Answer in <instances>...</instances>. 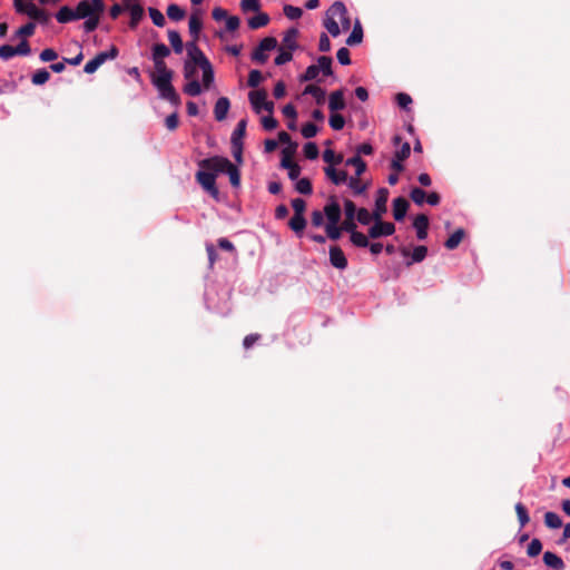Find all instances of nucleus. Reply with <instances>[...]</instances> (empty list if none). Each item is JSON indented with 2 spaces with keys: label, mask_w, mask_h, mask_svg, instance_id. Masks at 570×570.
Segmentation results:
<instances>
[{
  "label": "nucleus",
  "mask_w": 570,
  "mask_h": 570,
  "mask_svg": "<svg viewBox=\"0 0 570 570\" xmlns=\"http://www.w3.org/2000/svg\"><path fill=\"white\" fill-rule=\"evenodd\" d=\"M428 255V247L424 245H419L414 247L412 254H411V261L406 263L407 266L412 265L413 263H420L425 259Z\"/></svg>",
  "instance_id": "obj_34"
},
{
  "label": "nucleus",
  "mask_w": 570,
  "mask_h": 570,
  "mask_svg": "<svg viewBox=\"0 0 570 570\" xmlns=\"http://www.w3.org/2000/svg\"><path fill=\"white\" fill-rule=\"evenodd\" d=\"M249 102L256 114L262 111V106L267 99V92L264 89L253 90L248 94Z\"/></svg>",
  "instance_id": "obj_13"
},
{
  "label": "nucleus",
  "mask_w": 570,
  "mask_h": 570,
  "mask_svg": "<svg viewBox=\"0 0 570 570\" xmlns=\"http://www.w3.org/2000/svg\"><path fill=\"white\" fill-rule=\"evenodd\" d=\"M26 14H28L31 19H33L40 23H47L49 20L48 13L43 9L38 8L32 2L27 3Z\"/></svg>",
  "instance_id": "obj_17"
},
{
  "label": "nucleus",
  "mask_w": 570,
  "mask_h": 570,
  "mask_svg": "<svg viewBox=\"0 0 570 570\" xmlns=\"http://www.w3.org/2000/svg\"><path fill=\"white\" fill-rule=\"evenodd\" d=\"M155 73L151 78H173V70L167 68L165 60H154Z\"/></svg>",
  "instance_id": "obj_23"
},
{
  "label": "nucleus",
  "mask_w": 570,
  "mask_h": 570,
  "mask_svg": "<svg viewBox=\"0 0 570 570\" xmlns=\"http://www.w3.org/2000/svg\"><path fill=\"white\" fill-rule=\"evenodd\" d=\"M330 263L337 269H345L347 267V258L340 246L333 245L330 247Z\"/></svg>",
  "instance_id": "obj_9"
},
{
  "label": "nucleus",
  "mask_w": 570,
  "mask_h": 570,
  "mask_svg": "<svg viewBox=\"0 0 570 570\" xmlns=\"http://www.w3.org/2000/svg\"><path fill=\"white\" fill-rule=\"evenodd\" d=\"M229 177L230 185L233 187H238L240 185V173L237 166H235L230 160L227 166L226 173Z\"/></svg>",
  "instance_id": "obj_35"
},
{
  "label": "nucleus",
  "mask_w": 570,
  "mask_h": 570,
  "mask_svg": "<svg viewBox=\"0 0 570 570\" xmlns=\"http://www.w3.org/2000/svg\"><path fill=\"white\" fill-rule=\"evenodd\" d=\"M350 239L356 247H367L370 245L368 238L361 232L352 233Z\"/></svg>",
  "instance_id": "obj_45"
},
{
  "label": "nucleus",
  "mask_w": 570,
  "mask_h": 570,
  "mask_svg": "<svg viewBox=\"0 0 570 570\" xmlns=\"http://www.w3.org/2000/svg\"><path fill=\"white\" fill-rule=\"evenodd\" d=\"M277 46V40L274 37L264 38L257 48L252 52V60L264 63L268 59V56L265 53L266 51L275 49Z\"/></svg>",
  "instance_id": "obj_4"
},
{
  "label": "nucleus",
  "mask_w": 570,
  "mask_h": 570,
  "mask_svg": "<svg viewBox=\"0 0 570 570\" xmlns=\"http://www.w3.org/2000/svg\"><path fill=\"white\" fill-rule=\"evenodd\" d=\"M410 197L416 205H422L425 202L426 193L419 187H414L411 189Z\"/></svg>",
  "instance_id": "obj_55"
},
{
  "label": "nucleus",
  "mask_w": 570,
  "mask_h": 570,
  "mask_svg": "<svg viewBox=\"0 0 570 570\" xmlns=\"http://www.w3.org/2000/svg\"><path fill=\"white\" fill-rule=\"evenodd\" d=\"M188 27H189V33L193 37V40L197 41L199 38V33L202 31V28H203V21L199 17V12H194L190 16Z\"/></svg>",
  "instance_id": "obj_19"
},
{
  "label": "nucleus",
  "mask_w": 570,
  "mask_h": 570,
  "mask_svg": "<svg viewBox=\"0 0 570 570\" xmlns=\"http://www.w3.org/2000/svg\"><path fill=\"white\" fill-rule=\"evenodd\" d=\"M344 125H345L344 117L341 114H337V111L332 112V115L330 116V126L332 127V129L341 130L344 128Z\"/></svg>",
  "instance_id": "obj_50"
},
{
  "label": "nucleus",
  "mask_w": 570,
  "mask_h": 570,
  "mask_svg": "<svg viewBox=\"0 0 570 570\" xmlns=\"http://www.w3.org/2000/svg\"><path fill=\"white\" fill-rule=\"evenodd\" d=\"M348 187L353 190L355 195H362L365 193L367 185L362 184L360 177H351L347 180Z\"/></svg>",
  "instance_id": "obj_42"
},
{
  "label": "nucleus",
  "mask_w": 570,
  "mask_h": 570,
  "mask_svg": "<svg viewBox=\"0 0 570 570\" xmlns=\"http://www.w3.org/2000/svg\"><path fill=\"white\" fill-rule=\"evenodd\" d=\"M77 19H86L94 16L89 0H81L75 9Z\"/></svg>",
  "instance_id": "obj_31"
},
{
  "label": "nucleus",
  "mask_w": 570,
  "mask_h": 570,
  "mask_svg": "<svg viewBox=\"0 0 570 570\" xmlns=\"http://www.w3.org/2000/svg\"><path fill=\"white\" fill-rule=\"evenodd\" d=\"M295 189L303 195H311L313 193L312 183L308 178L304 177L297 180Z\"/></svg>",
  "instance_id": "obj_44"
},
{
  "label": "nucleus",
  "mask_w": 570,
  "mask_h": 570,
  "mask_svg": "<svg viewBox=\"0 0 570 570\" xmlns=\"http://www.w3.org/2000/svg\"><path fill=\"white\" fill-rule=\"evenodd\" d=\"M170 55L169 48L165 43H156L153 47V60H164Z\"/></svg>",
  "instance_id": "obj_38"
},
{
  "label": "nucleus",
  "mask_w": 570,
  "mask_h": 570,
  "mask_svg": "<svg viewBox=\"0 0 570 570\" xmlns=\"http://www.w3.org/2000/svg\"><path fill=\"white\" fill-rule=\"evenodd\" d=\"M288 226L296 234H302L306 227V219L304 215L294 214L288 222Z\"/></svg>",
  "instance_id": "obj_27"
},
{
  "label": "nucleus",
  "mask_w": 570,
  "mask_h": 570,
  "mask_svg": "<svg viewBox=\"0 0 570 570\" xmlns=\"http://www.w3.org/2000/svg\"><path fill=\"white\" fill-rule=\"evenodd\" d=\"M514 508H515V512L518 515L520 527L521 528L525 527L530 521V517H529L527 508L521 502H518Z\"/></svg>",
  "instance_id": "obj_41"
},
{
  "label": "nucleus",
  "mask_w": 570,
  "mask_h": 570,
  "mask_svg": "<svg viewBox=\"0 0 570 570\" xmlns=\"http://www.w3.org/2000/svg\"><path fill=\"white\" fill-rule=\"evenodd\" d=\"M130 21H129V27L131 29H135L139 21L142 19V16H144V8L136 3L134 4L132 7H130Z\"/></svg>",
  "instance_id": "obj_32"
},
{
  "label": "nucleus",
  "mask_w": 570,
  "mask_h": 570,
  "mask_svg": "<svg viewBox=\"0 0 570 570\" xmlns=\"http://www.w3.org/2000/svg\"><path fill=\"white\" fill-rule=\"evenodd\" d=\"M543 562L553 570H563L566 567L563 560L551 551L544 552Z\"/></svg>",
  "instance_id": "obj_18"
},
{
  "label": "nucleus",
  "mask_w": 570,
  "mask_h": 570,
  "mask_svg": "<svg viewBox=\"0 0 570 570\" xmlns=\"http://www.w3.org/2000/svg\"><path fill=\"white\" fill-rule=\"evenodd\" d=\"M269 22V17L265 12H258L256 16L248 19V27L252 30L261 29L267 26Z\"/></svg>",
  "instance_id": "obj_24"
},
{
  "label": "nucleus",
  "mask_w": 570,
  "mask_h": 570,
  "mask_svg": "<svg viewBox=\"0 0 570 570\" xmlns=\"http://www.w3.org/2000/svg\"><path fill=\"white\" fill-rule=\"evenodd\" d=\"M229 159L223 156H213L198 161L199 170L196 173V181L213 198L218 199L219 190L216 186L218 174L226 173Z\"/></svg>",
  "instance_id": "obj_1"
},
{
  "label": "nucleus",
  "mask_w": 570,
  "mask_h": 570,
  "mask_svg": "<svg viewBox=\"0 0 570 570\" xmlns=\"http://www.w3.org/2000/svg\"><path fill=\"white\" fill-rule=\"evenodd\" d=\"M332 58L328 56H321L317 59V65L320 67V72L322 71L324 76H332Z\"/></svg>",
  "instance_id": "obj_37"
},
{
  "label": "nucleus",
  "mask_w": 570,
  "mask_h": 570,
  "mask_svg": "<svg viewBox=\"0 0 570 570\" xmlns=\"http://www.w3.org/2000/svg\"><path fill=\"white\" fill-rule=\"evenodd\" d=\"M284 14L291 20H296L302 17L303 10L298 7L286 4L284 7Z\"/></svg>",
  "instance_id": "obj_53"
},
{
  "label": "nucleus",
  "mask_w": 570,
  "mask_h": 570,
  "mask_svg": "<svg viewBox=\"0 0 570 570\" xmlns=\"http://www.w3.org/2000/svg\"><path fill=\"white\" fill-rule=\"evenodd\" d=\"M240 8L244 12H258L261 9V3L258 0H242Z\"/></svg>",
  "instance_id": "obj_58"
},
{
  "label": "nucleus",
  "mask_w": 570,
  "mask_h": 570,
  "mask_svg": "<svg viewBox=\"0 0 570 570\" xmlns=\"http://www.w3.org/2000/svg\"><path fill=\"white\" fill-rule=\"evenodd\" d=\"M395 233V225L390 222H383L382 218L374 220L373 226L368 228V237L376 239L383 236H390Z\"/></svg>",
  "instance_id": "obj_5"
},
{
  "label": "nucleus",
  "mask_w": 570,
  "mask_h": 570,
  "mask_svg": "<svg viewBox=\"0 0 570 570\" xmlns=\"http://www.w3.org/2000/svg\"><path fill=\"white\" fill-rule=\"evenodd\" d=\"M336 17L337 16H331L330 12L327 11L326 18L324 19V27L333 37H337L341 33L340 26L335 20Z\"/></svg>",
  "instance_id": "obj_33"
},
{
  "label": "nucleus",
  "mask_w": 570,
  "mask_h": 570,
  "mask_svg": "<svg viewBox=\"0 0 570 570\" xmlns=\"http://www.w3.org/2000/svg\"><path fill=\"white\" fill-rule=\"evenodd\" d=\"M263 80L262 72L257 69H253L249 71L247 85L252 88H256Z\"/></svg>",
  "instance_id": "obj_56"
},
{
  "label": "nucleus",
  "mask_w": 570,
  "mask_h": 570,
  "mask_svg": "<svg viewBox=\"0 0 570 570\" xmlns=\"http://www.w3.org/2000/svg\"><path fill=\"white\" fill-rule=\"evenodd\" d=\"M542 551V543L539 539L534 538L531 540V542L528 546L527 554L530 558L537 557Z\"/></svg>",
  "instance_id": "obj_51"
},
{
  "label": "nucleus",
  "mask_w": 570,
  "mask_h": 570,
  "mask_svg": "<svg viewBox=\"0 0 570 570\" xmlns=\"http://www.w3.org/2000/svg\"><path fill=\"white\" fill-rule=\"evenodd\" d=\"M464 236H465L464 229L459 228L452 235H450V237L445 240L444 246L448 249L453 250L460 245V243L463 240Z\"/></svg>",
  "instance_id": "obj_25"
},
{
  "label": "nucleus",
  "mask_w": 570,
  "mask_h": 570,
  "mask_svg": "<svg viewBox=\"0 0 570 570\" xmlns=\"http://www.w3.org/2000/svg\"><path fill=\"white\" fill-rule=\"evenodd\" d=\"M303 94L313 96L317 105H323L325 102L326 91L320 86L307 85Z\"/></svg>",
  "instance_id": "obj_20"
},
{
  "label": "nucleus",
  "mask_w": 570,
  "mask_h": 570,
  "mask_svg": "<svg viewBox=\"0 0 570 570\" xmlns=\"http://www.w3.org/2000/svg\"><path fill=\"white\" fill-rule=\"evenodd\" d=\"M198 65L185 61L184 63V77L185 79H196Z\"/></svg>",
  "instance_id": "obj_59"
},
{
  "label": "nucleus",
  "mask_w": 570,
  "mask_h": 570,
  "mask_svg": "<svg viewBox=\"0 0 570 570\" xmlns=\"http://www.w3.org/2000/svg\"><path fill=\"white\" fill-rule=\"evenodd\" d=\"M317 131H318V128L313 122H306L305 125H303V127L301 129L303 137L307 138V139L315 137Z\"/></svg>",
  "instance_id": "obj_60"
},
{
  "label": "nucleus",
  "mask_w": 570,
  "mask_h": 570,
  "mask_svg": "<svg viewBox=\"0 0 570 570\" xmlns=\"http://www.w3.org/2000/svg\"><path fill=\"white\" fill-rule=\"evenodd\" d=\"M118 49L116 46H111L109 51H101L95 56L94 59L89 60L85 67L83 71L86 73H94L98 70V68L104 65L108 59H115L118 57Z\"/></svg>",
  "instance_id": "obj_3"
},
{
  "label": "nucleus",
  "mask_w": 570,
  "mask_h": 570,
  "mask_svg": "<svg viewBox=\"0 0 570 570\" xmlns=\"http://www.w3.org/2000/svg\"><path fill=\"white\" fill-rule=\"evenodd\" d=\"M56 19L60 23H68V22H71L73 20H77V16H76L75 10H72L68 6H63L56 13Z\"/></svg>",
  "instance_id": "obj_22"
},
{
  "label": "nucleus",
  "mask_w": 570,
  "mask_h": 570,
  "mask_svg": "<svg viewBox=\"0 0 570 570\" xmlns=\"http://www.w3.org/2000/svg\"><path fill=\"white\" fill-rule=\"evenodd\" d=\"M346 166H353L355 168V176L360 177L366 170V163L361 156L355 155L346 160Z\"/></svg>",
  "instance_id": "obj_28"
},
{
  "label": "nucleus",
  "mask_w": 570,
  "mask_h": 570,
  "mask_svg": "<svg viewBox=\"0 0 570 570\" xmlns=\"http://www.w3.org/2000/svg\"><path fill=\"white\" fill-rule=\"evenodd\" d=\"M323 159L325 163L332 165H338L343 161L342 155H336L332 149H326L323 153Z\"/></svg>",
  "instance_id": "obj_48"
},
{
  "label": "nucleus",
  "mask_w": 570,
  "mask_h": 570,
  "mask_svg": "<svg viewBox=\"0 0 570 570\" xmlns=\"http://www.w3.org/2000/svg\"><path fill=\"white\" fill-rule=\"evenodd\" d=\"M331 16H337L340 19L343 30H348L351 27V20L347 13V9L343 2L336 1L328 9Z\"/></svg>",
  "instance_id": "obj_7"
},
{
  "label": "nucleus",
  "mask_w": 570,
  "mask_h": 570,
  "mask_svg": "<svg viewBox=\"0 0 570 570\" xmlns=\"http://www.w3.org/2000/svg\"><path fill=\"white\" fill-rule=\"evenodd\" d=\"M50 79V73L47 69H38L31 78V82L36 86L45 85Z\"/></svg>",
  "instance_id": "obj_39"
},
{
  "label": "nucleus",
  "mask_w": 570,
  "mask_h": 570,
  "mask_svg": "<svg viewBox=\"0 0 570 570\" xmlns=\"http://www.w3.org/2000/svg\"><path fill=\"white\" fill-rule=\"evenodd\" d=\"M168 40L171 45L175 53L179 55L183 52L184 43L181 40V37L178 31L176 30H168Z\"/></svg>",
  "instance_id": "obj_30"
},
{
  "label": "nucleus",
  "mask_w": 570,
  "mask_h": 570,
  "mask_svg": "<svg viewBox=\"0 0 570 570\" xmlns=\"http://www.w3.org/2000/svg\"><path fill=\"white\" fill-rule=\"evenodd\" d=\"M36 24L33 22H28L24 26L20 27L17 30L18 37H31L35 33Z\"/></svg>",
  "instance_id": "obj_64"
},
{
  "label": "nucleus",
  "mask_w": 570,
  "mask_h": 570,
  "mask_svg": "<svg viewBox=\"0 0 570 570\" xmlns=\"http://www.w3.org/2000/svg\"><path fill=\"white\" fill-rule=\"evenodd\" d=\"M410 204L406 198L397 197L393 199V217L395 220L401 222L404 219Z\"/></svg>",
  "instance_id": "obj_14"
},
{
  "label": "nucleus",
  "mask_w": 570,
  "mask_h": 570,
  "mask_svg": "<svg viewBox=\"0 0 570 570\" xmlns=\"http://www.w3.org/2000/svg\"><path fill=\"white\" fill-rule=\"evenodd\" d=\"M185 13V10L181 9L178 4L171 3L167 7V16L174 21L184 19Z\"/></svg>",
  "instance_id": "obj_40"
},
{
  "label": "nucleus",
  "mask_w": 570,
  "mask_h": 570,
  "mask_svg": "<svg viewBox=\"0 0 570 570\" xmlns=\"http://www.w3.org/2000/svg\"><path fill=\"white\" fill-rule=\"evenodd\" d=\"M87 20L83 22V29L86 32H92L97 29L99 24L100 17L98 14H94L89 18H86Z\"/></svg>",
  "instance_id": "obj_62"
},
{
  "label": "nucleus",
  "mask_w": 570,
  "mask_h": 570,
  "mask_svg": "<svg viewBox=\"0 0 570 570\" xmlns=\"http://www.w3.org/2000/svg\"><path fill=\"white\" fill-rule=\"evenodd\" d=\"M326 235L332 240H337L342 235V227L337 226V224H327L326 225Z\"/></svg>",
  "instance_id": "obj_54"
},
{
  "label": "nucleus",
  "mask_w": 570,
  "mask_h": 570,
  "mask_svg": "<svg viewBox=\"0 0 570 570\" xmlns=\"http://www.w3.org/2000/svg\"><path fill=\"white\" fill-rule=\"evenodd\" d=\"M363 40V29L361 23L357 21L351 32V35L346 39L347 46H356L361 43Z\"/></svg>",
  "instance_id": "obj_29"
},
{
  "label": "nucleus",
  "mask_w": 570,
  "mask_h": 570,
  "mask_svg": "<svg viewBox=\"0 0 570 570\" xmlns=\"http://www.w3.org/2000/svg\"><path fill=\"white\" fill-rule=\"evenodd\" d=\"M303 151L304 156L311 160L316 159L320 154L318 147L315 142L305 144Z\"/></svg>",
  "instance_id": "obj_52"
},
{
  "label": "nucleus",
  "mask_w": 570,
  "mask_h": 570,
  "mask_svg": "<svg viewBox=\"0 0 570 570\" xmlns=\"http://www.w3.org/2000/svg\"><path fill=\"white\" fill-rule=\"evenodd\" d=\"M292 50L279 48V53L276 56L274 62L276 66H282L293 59Z\"/></svg>",
  "instance_id": "obj_46"
},
{
  "label": "nucleus",
  "mask_w": 570,
  "mask_h": 570,
  "mask_svg": "<svg viewBox=\"0 0 570 570\" xmlns=\"http://www.w3.org/2000/svg\"><path fill=\"white\" fill-rule=\"evenodd\" d=\"M387 198H389V190L386 188H380L377 191V196L375 199V207L373 210L374 220H379L386 213Z\"/></svg>",
  "instance_id": "obj_8"
},
{
  "label": "nucleus",
  "mask_w": 570,
  "mask_h": 570,
  "mask_svg": "<svg viewBox=\"0 0 570 570\" xmlns=\"http://www.w3.org/2000/svg\"><path fill=\"white\" fill-rule=\"evenodd\" d=\"M429 217L425 214L417 215L413 220V227L416 230V237L424 240L428 237Z\"/></svg>",
  "instance_id": "obj_11"
},
{
  "label": "nucleus",
  "mask_w": 570,
  "mask_h": 570,
  "mask_svg": "<svg viewBox=\"0 0 570 570\" xmlns=\"http://www.w3.org/2000/svg\"><path fill=\"white\" fill-rule=\"evenodd\" d=\"M298 30L296 28H289L283 39H282V47L281 48H284V49H288V50H292L294 51L295 49H297L298 45H297V37H298Z\"/></svg>",
  "instance_id": "obj_16"
},
{
  "label": "nucleus",
  "mask_w": 570,
  "mask_h": 570,
  "mask_svg": "<svg viewBox=\"0 0 570 570\" xmlns=\"http://www.w3.org/2000/svg\"><path fill=\"white\" fill-rule=\"evenodd\" d=\"M189 81L184 86V92L188 96L196 97L202 94V85L197 79H188Z\"/></svg>",
  "instance_id": "obj_36"
},
{
  "label": "nucleus",
  "mask_w": 570,
  "mask_h": 570,
  "mask_svg": "<svg viewBox=\"0 0 570 570\" xmlns=\"http://www.w3.org/2000/svg\"><path fill=\"white\" fill-rule=\"evenodd\" d=\"M336 58L338 62L343 66H347L351 63L350 50L345 47H342L337 50Z\"/></svg>",
  "instance_id": "obj_63"
},
{
  "label": "nucleus",
  "mask_w": 570,
  "mask_h": 570,
  "mask_svg": "<svg viewBox=\"0 0 570 570\" xmlns=\"http://www.w3.org/2000/svg\"><path fill=\"white\" fill-rule=\"evenodd\" d=\"M356 218L362 225H368L372 220L374 222V214L362 207L357 210Z\"/></svg>",
  "instance_id": "obj_57"
},
{
  "label": "nucleus",
  "mask_w": 570,
  "mask_h": 570,
  "mask_svg": "<svg viewBox=\"0 0 570 570\" xmlns=\"http://www.w3.org/2000/svg\"><path fill=\"white\" fill-rule=\"evenodd\" d=\"M230 108V101L227 97H220L217 99L214 106V117L217 121L226 119Z\"/></svg>",
  "instance_id": "obj_12"
},
{
  "label": "nucleus",
  "mask_w": 570,
  "mask_h": 570,
  "mask_svg": "<svg viewBox=\"0 0 570 570\" xmlns=\"http://www.w3.org/2000/svg\"><path fill=\"white\" fill-rule=\"evenodd\" d=\"M200 69L203 71V87L209 89L215 79L213 66L208 62L200 66Z\"/></svg>",
  "instance_id": "obj_26"
},
{
  "label": "nucleus",
  "mask_w": 570,
  "mask_h": 570,
  "mask_svg": "<svg viewBox=\"0 0 570 570\" xmlns=\"http://www.w3.org/2000/svg\"><path fill=\"white\" fill-rule=\"evenodd\" d=\"M148 13L154 24L157 27H164L166 23L164 14L156 8H148Z\"/></svg>",
  "instance_id": "obj_47"
},
{
  "label": "nucleus",
  "mask_w": 570,
  "mask_h": 570,
  "mask_svg": "<svg viewBox=\"0 0 570 570\" xmlns=\"http://www.w3.org/2000/svg\"><path fill=\"white\" fill-rule=\"evenodd\" d=\"M246 126H247V120L246 119H240L237 122L236 128L234 129V131L232 134V145H233V147H237L238 144H243L242 139L246 135Z\"/></svg>",
  "instance_id": "obj_21"
},
{
  "label": "nucleus",
  "mask_w": 570,
  "mask_h": 570,
  "mask_svg": "<svg viewBox=\"0 0 570 570\" xmlns=\"http://www.w3.org/2000/svg\"><path fill=\"white\" fill-rule=\"evenodd\" d=\"M171 79L173 78H151V82L158 89L163 99L168 100L174 106H178L180 104V97L171 85Z\"/></svg>",
  "instance_id": "obj_2"
},
{
  "label": "nucleus",
  "mask_w": 570,
  "mask_h": 570,
  "mask_svg": "<svg viewBox=\"0 0 570 570\" xmlns=\"http://www.w3.org/2000/svg\"><path fill=\"white\" fill-rule=\"evenodd\" d=\"M544 523L550 529H558L562 525V520L557 513L547 512L544 514Z\"/></svg>",
  "instance_id": "obj_43"
},
{
  "label": "nucleus",
  "mask_w": 570,
  "mask_h": 570,
  "mask_svg": "<svg viewBox=\"0 0 570 570\" xmlns=\"http://www.w3.org/2000/svg\"><path fill=\"white\" fill-rule=\"evenodd\" d=\"M320 75V67L311 65L306 68L305 72L301 76V81H312Z\"/></svg>",
  "instance_id": "obj_49"
},
{
  "label": "nucleus",
  "mask_w": 570,
  "mask_h": 570,
  "mask_svg": "<svg viewBox=\"0 0 570 570\" xmlns=\"http://www.w3.org/2000/svg\"><path fill=\"white\" fill-rule=\"evenodd\" d=\"M324 215L327 217V224H337L341 219V207L335 197H330V202L324 207Z\"/></svg>",
  "instance_id": "obj_10"
},
{
  "label": "nucleus",
  "mask_w": 570,
  "mask_h": 570,
  "mask_svg": "<svg viewBox=\"0 0 570 570\" xmlns=\"http://www.w3.org/2000/svg\"><path fill=\"white\" fill-rule=\"evenodd\" d=\"M410 154H411V146L407 141H405L401 145L400 149H397L394 153V156H395V158H397V160H405L410 157Z\"/></svg>",
  "instance_id": "obj_61"
},
{
  "label": "nucleus",
  "mask_w": 570,
  "mask_h": 570,
  "mask_svg": "<svg viewBox=\"0 0 570 570\" xmlns=\"http://www.w3.org/2000/svg\"><path fill=\"white\" fill-rule=\"evenodd\" d=\"M346 107L344 100V91L342 89L331 92L328 108L332 112L343 110Z\"/></svg>",
  "instance_id": "obj_15"
},
{
  "label": "nucleus",
  "mask_w": 570,
  "mask_h": 570,
  "mask_svg": "<svg viewBox=\"0 0 570 570\" xmlns=\"http://www.w3.org/2000/svg\"><path fill=\"white\" fill-rule=\"evenodd\" d=\"M188 59L186 61L198 65L199 67L210 62L202 49L197 46V41L191 40L186 43Z\"/></svg>",
  "instance_id": "obj_6"
}]
</instances>
